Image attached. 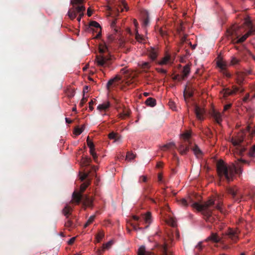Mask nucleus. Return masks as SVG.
I'll return each instance as SVG.
<instances>
[{"label":"nucleus","instance_id":"nucleus-1","mask_svg":"<svg viewBox=\"0 0 255 255\" xmlns=\"http://www.w3.org/2000/svg\"><path fill=\"white\" fill-rule=\"evenodd\" d=\"M193 206L198 211L202 212L206 221L211 223H214L215 220V217L212 215L214 210L216 209L222 213L221 203H216L213 198L209 199L202 204L195 202L193 204Z\"/></svg>","mask_w":255,"mask_h":255},{"label":"nucleus","instance_id":"nucleus-2","mask_svg":"<svg viewBox=\"0 0 255 255\" xmlns=\"http://www.w3.org/2000/svg\"><path fill=\"white\" fill-rule=\"evenodd\" d=\"M217 171L220 177H224L228 183L233 181L235 175L239 176L242 173V169L240 166L235 164L232 165H227L222 160H219L217 163Z\"/></svg>","mask_w":255,"mask_h":255},{"label":"nucleus","instance_id":"nucleus-3","mask_svg":"<svg viewBox=\"0 0 255 255\" xmlns=\"http://www.w3.org/2000/svg\"><path fill=\"white\" fill-rule=\"evenodd\" d=\"M181 137L183 141L181 143L178 148V150L182 155L186 154L191 149L194 155L199 157L202 155V152L200 148L195 144H192L190 140L191 133L189 131H186L181 134Z\"/></svg>","mask_w":255,"mask_h":255},{"label":"nucleus","instance_id":"nucleus-4","mask_svg":"<svg viewBox=\"0 0 255 255\" xmlns=\"http://www.w3.org/2000/svg\"><path fill=\"white\" fill-rule=\"evenodd\" d=\"M100 54L96 56L95 59L97 65L100 67H109L112 63L113 57L110 53L107 44L103 42L99 44Z\"/></svg>","mask_w":255,"mask_h":255},{"label":"nucleus","instance_id":"nucleus-5","mask_svg":"<svg viewBox=\"0 0 255 255\" xmlns=\"http://www.w3.org/2000/svg\"><path fill=\"white\" fill-rule=\"evenodd\" d=\"M132 219L136 223H131V226L132 227L133 229L136 231L138 230L142 229V228L139 227L141 222H145V224H147L145 227V228H147L152 221L151 213L150 211H148L146 214L143 215L142 220L140 219L138 216L135 215L132 216Z\"/></svg>","mask_w":255,"mask_h":255},{"label":"nucleus","instance_id":"nucleus-6","mask_svg":"<svg viewBox=\"0 0 255 255\" xmlns=\"http://www.w3.org/2000/svg\"><path fill=\"white\" fill-rule=\"evenodd\" d=\"M72 211V208L69 205H66L63 209V211H62V213L66 217L65 226L69 231L74 229L76 226V224L74 222L75 216L73 215Z\"/></svg>","mask_w":255,"mask_h":255},{"label":"nucleus","instance_id":"nucleus-7","mask_svg":"<svg viewBox=\"0 0 255 255\" xmlns=\"http://www.w3.org/2000/svg\"><path fill=\"white\" fill-rule=\"evenodd\" d=\"M85 10V7L84 5H78L75 7H72L68 11V14L71 20H74L77 14H79V17L82 18L84 15V12Z\"/></svg>","mask_w":255,"mask_h":255},{"label":"nucleus","instance_id":"nucleus-8","mask_svg":"<svg viewBox=\"0 0 255 255\" xmlns=\"http://www.w3.org/2000/svg\"><path fill=\"white\" fill-rule=\"evenodd\" d=\"M227 193L231 195L233 198L236 201L240 202L243 198L242 193L236 186L229 187L226 189Z\"/></svg>","mask_w":255,"mask_h":255},{"label":"nucleus","instance_id":"nucleus-9","mask_svg":"<svg viewBox=\"0 0 255 255\" xmlns=\"http://www.w3.org/2000/svg\"><path fill=\"white\" fill-rule=\"evenodd\" d=\"M246 23L249 28V30L245 34L237 40V43H238L244 42L250 35L255 34V27L252 26L251 21L247 20L246 21Z\"/></svg>","mask_w":255,"mask_h":255},{"label":"nucleus","instance_id":"nucleus-10","mask_svg":"<svg viewBox=\"0 0 255 255\" xmlns=\"http://www.w3.org/2000/svg\"><path fill=\"white\" fill-rule=\"evenodd\" d=\"M244 91V90L243 89L238 87L236 85H234L232 89H230L229 88L224 89L222 93L223 97H227L229 96L236 94L238 92L243 93Z\"/></svg>","mask_w":255,"mask_h":255},{"label":"nucleus","instance_id":"nucleus-11","mask_svg":"<svg viewBox=\"0 0 255 255\" xmlns=\"http://www.w3.org/2000/svg\"><path fill=\"white\" fill-rule=\"evenodd\" d=\"M94 28L100 29V31L98 32V33L97 34V35L96 37V38H99L101 35V27L99 23H98L97 22H96L95 21H91L90 22V24L89 25V27H88L87 28V30H89V31H91V30L94 31L95 29Z\"/></svg>","mask_w":255,"mask_h":255},{"label":"nucleus","instance_id":"nucleus-12","mask_svg":"<svg viewBox=\"0 0 255 255\" xmlns=\"http://www.w3.org/2000/svg\"><path fill=\"white\" fill-rule=\"evenodd\" d=\"M87 143L88 146L90 147V153H91V154L92 155L94 159L96 161L97 156L95 151V145L92 141H91L89 139V136H87Z\"/></svg>","mask_w":255,"mask_h":255},{"label":"nucleus","instance_id":"nucleus-13","mask_svg":"<svg viewBox=\"0 0 255 255\" xmlns=\"http://www.w3.org/2000/svg\"><path fill=\"white\" fill-rule=\"evenodd\" d=\"M243 140L241 139H234L233 143L235 146H237L240 154H242L246 150V148L242 145Z\"/></svg>","mask_w":255,"mask_h":255},{"label":"nucleus","instance_id":"nucleus-14","mask_svg":"<svg viewBox=\"0 0 255 255\" xmlns=\"http://www.w3.org/2000/svg\"><path fill=\"white\" fill-rule=\"evenodd\" d=\"M116 9L118 12H122L124 9H127V4L125 0H120L115 4Z\"/></svg>","mask_w":255,"mask_h":255},{"label":"nucleus","instance_id":"nucleus-15","mask_svg":"<svg viewBox=\"0 0 255 255\" xmlns=\"http://www.w3.org/2000/svg\"><path fill=\"white\" fill-rule=\"evenodd\" d=\"M227 236L234 242H236L238 240L237 232L232 229H230L227 232Z\"/></svg>","mask_w":255,"mask_h":255},{"label":"nucleus","instance_id":"nucleus-16","mask_svg":"<svg viewBox=\"0 0 255 255\" xmlns=\"http://www.w3.org/2000/svg\"><path fill=\"white\" fill-rule=\"evenodd\" d=\"M204 111L202 108L199 107L198 106L195 107V113L196 118L199 120H203V114Z\"/></svg>","mask_w":255,"mask_h":255},{"label":"nucleus","instance_id":"nucleus-17","mask_svg":"<svg viewBox=\"0 0 255 255\" xmlns=\"http://www.w3.org/2000/svg\"><path fill=\"white\" fill-rule=\"evenodd\" d=\"M72 198L73 201L76 204H79L82 199V195L81 193L74 191L72 195Z\"/></svg>","mask_w":255,"mask_h":255},{"label":"nucleus","instance_id":"nucleus-18","mask_svg":"<svg viewBox=\"0 0 255 255\" xmlns=\"http://www.w3.org/2000/svg\"><path fill=\"white\" fill-rule=\"evenodd\" d=\"M211 115L214 119L215 121L218 124H220L222 121L221 114L215 110H213L211 112Z\"/></svg>","mask_w":255,"mask_h":255},{"label":"nucleus","instance_id":"nucleus-19","mask_svg":"<svg viewBox=\"0 0 255 255\" xmlns=\"http://www.w3.org/2000/svg\"><path fill=\"white\" fill-rule=\"evenodd\" d=\"M154 253L150 252L147 251L146 250V248L144 246H140L137 251V255H154Z\"/></svg>","mask_w":255,"mask_h":255},{"label":"nucleus","instance_id":"nucleus-20","mask_svg":"<svg viewBox=\"0 0 255 255\" xmlns=\"http://www.w3.org/2000/svg\"><path fill=\"white\" fill-rule=\"evenodd\" d=\"M244 74L241 72H237L235 76V80H236V82L240 86H241L244 81Z\"/></svg>","mask_w":255,"mask_h":255},{"label":"nucleus","instance_id":"nucleus-21","mask_svg":"<svg viewBox=\"0 0 255 255\" xmlns=\"http://www.w3.org/2000/svg\"><path fill=\"white\" fill-rule=\"evenodd\" d=\"M190 72V65L187 64L185 66H184L183 70H182V77L181 79H185Z\"/></svg>","mask_w":255,"mask_h":255},{"label":"nucleus","instance_id":"nucleus-22","mask_svg":"<svg viewBox=\"0 0 255 255\" xmlns=\"http://www.w3.org/2000/svg\"><path fill=\"white\" fill-rule=\"evenodd\" d=\"M121 79V78L119 76H117L115 78L111 79L107 83V89H109L110 87L114 84H117L116 82L120 81Z\"/></svg>","mask_w":255,"mask_h":255},{"label":"nucleus","instance_id":"nucleus-23","mask_svg":"<svg viewBox=\"0 0 255 255\" xmlns=\"http://www.w3.org/2000/svg\"><path fill=\"white\" fill-rule=\"evenodd\" d=\"M208 241H211L214 243L220 242L221 239L217 235V234L212 233L211 235L207 238Z\"/></svg>","mask_w":255,"mask_h":255},{"label":"nucleus","instance_id":"nucleus-24","mask_svg":"<svg viewBox=\"0 0 255 255\" xmlns=\"http://www.w3.org/2000/svg\"><path fill=\"white\" fill-rule=\"evenodd\" d=\"M83 204L89 207H92L93 206V200L92 198H90L89 196H86L83 199Z\"/></svg>","mask_w":255,"mask_h":255},{"label":"nucleus","instance_id":"nucleus-25","mask_svg":"<svg viewBox=\"0 0 255 255\" xmlns=\"http://www.w3.org/2000/svg\"><path fill=\"white\" fill-rule=\"evenodd\" d=\"M135 39L139 43H144L146 42V39L142 35L139 34L137 30H136L135 32Z\"/></svg>","mask_w":255,"mask_h":255},{"label":"nucleus","instance_id":"nucleus-26","mask_svg":"<svg viewBox=\"0 0 255 255\" xmlns=\"http://www.w3.org/2000/svg\"><path fill=\"white\" fill-rule=\"evenodd\" d=\"M108 137L111 139H114V141H117L120 139L121 136L117 132L112 131L110 133H109Z\"/></svg>","mask_w":255,"mask_h":255},{"label":"nucleus","instance_id":"nucleus-27","mask_svg":"<svg viewBox=\"0 0 255 255\" xmlns=\"http://www.w3.org/2000/svg\"><path fill=\"white\" fill-rule=\"evenodd\" d=\"M144 103L147 106H150L151 107H154L156 104L155 99L152 98H148Z\"/></svg>","mask_w":255,"mask_h":255},{"label":"nucleus","instance_id":"nucleus-28","mask_svg":"<svg viewBox=\"0 0 255 255\" xmlns=\"http://www.w3.org/2000/svg\"><path fill=\"white\" fill-rule=\"evenodd\" d=\"M167 243H165L161 247L162 255H172L171 253L167 252Z\"/></svg>","mask_w":255,"mask_h":255},{"label":"nucleus","instance_id":"nucleus-29","mask_svg":"<svg viewBox=\"0 0 255 255\" xmlns=\"http://www.w3.org/2000/svg\"><path fill=\"white\" fill-rule=\"evenodd\" d=\"M110 103L108 102L103 104H101L98 106L97 109L100 111L106 110L110 107Z\"/></svg>","mask_w":255,"mask_h":255},{"label":"nucleus","instance_id":"nucleus-30","mask_svg":"<svg viewBox=\"0 0 255 255\" xmlns=\"http://www.w3.org/2000/svg\"><path fill=\"white\" fill-rule=\"evenodd\" d=\"M129 116V111L126 109L125 108L123 110V112L120 114V118L124 119L126 117H128Z\"/></svg>","mask_w":255,"mask_h":255},{"label":"nucleus","instance_id":"nucleus-31","mask_svg":"<svg viewBox=\"0 0 255 255\" xmlns=\"http://www.w3.org/2000/svg\"><path fill=\"white\" fill-rule=\"evenodd\" d=\"M149 55L152 60H154L156 58L157 56L156 51L154 49H152L149 51Z\"/></svg>","mask_w":255,"mask_h":255},{"label":"nucleus","instance_id":"nucleus-32","mask_svg":"<svg viewBox=\"0 0 255 255\" xmlns=\"http://www.w3.org/2000/svg\"><path fill=\"white\" fill-rule=\"evenodd\" d=\"M174 146H175V144L174 143L170 142V143H168L167 144H166L164 145L161 147V150H163V151H165V150H167L169 149L170 148H172Z\"/></svg>","mask_w":255,"mask_h":255},{"label":"nucleus","instance_id":"nucleus-33","mask_svg":"<svg viewBox=\"0 0 255 255\" xmlns=\"http://www.w3.org/2000/svg\"><path fill=\"white\" fill-rule=\"evenodd\" d=\"M83 0H71V3L73 5V7H75L78 5H83Z\"/></svg>","mask_w":255,"mask_h":255},{"label":"nucleus","instance_id":"nucleus-34","mask_svg":"<svg viewBox=\"0 0 255 255\" xmlns=\"http://www.w3.org/2000/svg\"><path fill=\"white\" fill-rule=\"evenodd\" d=\"M85 126L83 125L81 128L77 127L75 128L74 133L76 135L81 134V132L84 130Z\"/></svg>","mask_w":255,"mask_h":255},{"label":"nucleus","instance_id":"nucleus-35","mask_svg":"<svg viewBox=\"0 0 255 255\" xmlns=\"http://www.w3.org/2000/svg\"><path fill=\"white\" fill-rule=\"evenodd\" d=\"M170 57L169 55L163 57L162 60L159 62L160 65H165L170 60Z\"/></svg>","mask_w":255,"mask_h":255},{"label":"nucleus","instance_id":"nucleus-36","mask_svg":"<svg viewBox=\"0 0 255 255\" xmlns=\"http://www.w3.org/2000/svg\"><path fill=\"white\" fill-rule=\"evenodd\" d=\"M95 218V215H92L90 216V218L87 221L86 223L85 224L84 227L85 228L88 227L91 223H92Z\"/></svg>","mask_w":255,"mask_h":255},{"label":"nucleus","instance_id":"nucleus-37","mask_svg":"<svg viewBox=\"0 0 255 255\" xmlns=\"http://www.w3.org/2000/svg\"><path fill=\"white\" fill-rule=\"evenodd\" d=\"M151 189V185L147 184L143 187V194L146 196L149 193Z\"/></svg>","mask_w":255,"mask_h":255},{"label":"nucleus","instance_id":"nucleus-38","mask_svg":"<svg viewBox=\"0 0 255 255\" xmlns=\"http://www.w3.org/2000/svg\"><path fill=\"white\" fill-rule=\"evenodd\" d=\"M90 184V183L89 181H86L84 183H83L81 186H80V191L81 193H83L86 188L88 187V185Z\"/></svg>","mask_w":255,"mask_h":255},{"label":"nucleus","instance_id":"nucleus-39","mask_svg":"<svg viewBox=\"0 0 255 255\" xmlns=\"http://www.w3.org/2000/svg\"><path fill=\"white\" fill-rule=\"evenodd\" d=\"M248 155L251 157H255V145H254L250 150Z\"/></svg>","mask_w":255,"mask_h":255},{"label":"nucleus","instance_id":"nucleus-40","mask_svg":"<svg viewBox=\"0 0 255 255\" xmlns=\"http://www.w3.org/2000/svg\"><path fill=\"white\" fill-rule=\"evenodd\" d=\"M218 66L222 70H225L227 65L223 61H218L217 62Z\"/></svg>","mask_w":255,"mask_h":255},{"label":"nucleus","instance_id":"nucleus-41","mask_svg":"<svg viewBox=\"0 0 255 255\" xmlns=\"http://www.w3.org/2000/svg\"><path fill=\"white\" fill-rule=\"evenodd\" d=\"M184 27L183 26L182 24H180V25L178 26L177 28V31L179 35L183 34L182 32L184 31Z\"/></svg>","mask_w":255,"mask_h":255},{"label":"nucleus","instance_id":"nucleus-42","mask_svg":"<svg viewBox=\"0 0 255 255\" xmlns=\"http://www.w3.org/2000/svg\"><path fill=\"white\" fill-rule=\"evenodd\" d=\"M168 223L172 227H175L176 226V222L173 218H170L168 221Z\"/></svg>","mask_w":255,"mask_h":255},{"label":"nucleus","instance_id":"nucleus-43","mask_svg":"<svg viewBox=\"0 0 255 255\" xmlns=\"http://www.w3.org/2000/svg\"><path fill=\"white\" fill-rule=\"evenodd\" d=\"M104 237V234L103 232L99 233L96 237L97 240L98 242H100Z\"/></svg>","mask_w":255,"mask_h":255},{"label":"nucleus","instance_id":"nucleus-44","mask_svg":"<svg viewBox=\"0 0 255 255\" xmlns=\"http://www.w3.org/2000/svg\"><path fill=\"white\" fill-rule=\"evenodd\" d=\"M75 95V92L74 90L70 89L68 90L67 92V95L69 98H72Z\"/></svg>","mask_w":255,"mask_h":255},{"label":"nucleus","instance_id":"nucleus-45","mask_svg":"<svg viewBox=\"0 0 255 255\" xmlns=\"http://www.w3.org/2000/svg\"><path fill=\"white\" fill-rule=\"evenodd\" d=\"M240 62V60L237 59V58L233 57L231 60V64L232 65H236L239 64Z\"/></svg>","mask_w":255,"mask_h":255},{"label":"nucleus","instance_id":"nucleus-46","mask_svg":"<svg viewBox=\"0 0 255 255\" xmlns=\"http://www.w3.org/2000/svg\"><path fill=\"white\" fill-rule=\"evenodd\" d=\"M116 19L114 20L111 23V27L114 29L115 33L118 32V29L116 27Z\"/></svg>","mask_w":255,"mask_h":255},{"label":"nucleus","instance_id":"nucleus-47","mask_svg":"<svg viewBox=\"0 0 255 255\" xmlns=\"http://www.w3.org/2000/svg\"><path fill=\"white\" fill-rule=\"evenodd\" d=\"M135 157V155L131 152H128L127 154L126 158L129 160H132Z\"/></svg>","mask_w":255,"mask_h":255},{"label":"nucleus","instance_id":"nucleus-48","mask_svg":"<svg viewBox=\"0 0 255 255\" xmlns=\"http://www.w3.org/2000/svg\"><path fill=\"white\" fill-rule=\"evenodd\" d=\"M179 204L184 207H187L188 205L186 199L183 198L179 201Z\"/></svg>","mask_w":255,"mask_h":255},{"label":"nucleus","instance_id":"nucleus-49","mask_svg":"<svg viewBox=\"0 0 255 255\" xmlns=\"http://www.w3.org/2000/svg\"><path fill=\"white\" fill-rule=\"evenodd\" d=\"M180 37V41L182 43H183L184 42L186 41V37L187 36V35L185 34H182L179 35Z\"/></svg>","mask_w":255,"mask_h":255},{"label":"nucleus","instance_id":"nucleus-50","mask_svg":"<svg viewBox=\"0 0 255 255\" xmlns=\"http://www.w3.org/2000/svg\"><path fill=\"white\" fill-rule=\"evenodd\" d=\"M186 88H187V86H186L185 89L184 91V97H185V96L186 95H187L188 97H191L193 96L192 93L191 92H189V91H187L186 90Z\"/></svg>","mask_w":255,"mask_h":255},{"label":"nucleus","instance_id":"nucleus-51","mask_svg":"<svg viewBox=\"0 0 255 255\" xmlns=\"http://www.w3.org/2000/svg\"><path fill=\"white\" fill-rule=\"evenodd\" d=\"M149 24V18L148 16L147 15L146 17L144 19V20H143V23H142V24H143L144 26H147Z\"/></svg>","mask_w":255,"mask_h":255},{"label":"nucleus","instance_id":"nucleus-52","mask_svg":"<svg viewBox=\"0 0 255 255\" xmlns=\"http://www.w3.org/2000/svg\"><path fill=\"white\" fill-rule=\"evenodd\" d=\"M112 244V242L111 241H109L106 244H104V245H103L104 249H108V248H109L111 247Z\"/></svg>","mask_w":255,"mask_h":255},{"label":"nucleus","instance_id":"nucleus-53","mask_svg":"<svg viewBox=\"0 0 255 255\" xmlns=\"http://www.w3.org/2000/svg\"><path fill=\"white\" fill-rule=\"evenodd\" d=\"M182 77V75H176L173 78L174 80H178L180 81L181 80H184L185 79H181Z\"/></svg>","mask_w":255,"mask_h":255},{"label":"nucleus","instance_id":"nucleus-54","mask_svg":"<svg viewBox=\"0 0 255 255\" xmlns=\"http://www.w3.org/2000/svg\"><path fill=\"white\" fill-rule=\"evenodd\" d=\"M142 68L143 69H149L150 68V63L149 62H144L142 64Z\"/></svg>","mask_w":255,"mask_h":255},{"label":"nucleus","instance_id":"nucleus-55","mask_svg":"<svg viewBox=\"0 0 255 255\" xmlns=\"http://www.w3.org/2000/svg\"><path fill=\"white\" fill-rule=\"evenodd\" d=\"M87 102V99L84 98L83 96V98L81 100L79 105L81 107H82L85 104V103Z\"/></svg>","mask_w":255,"mask_h":255},{"label":"nucleus","instance_id":"nucleus-56","mask_svg":"<svg viewBox=\"0 0 255 255\" xmlns=\"http://www.w3.org/2000/svg\"><path fill=\"white\" fill-rule=\"evenodd\" d=\"M146 182L147 181V177L146 176H141L139 179V182L140 181Z\"/></svg>","mask_w":255,"mask_h":255},{"label":"nucleus","instance_id":"nucleus-57","mask_svg":"<svg viewBox=\"0 0 255 255\" xmlns=\"http://www.w3.org/2000/svg\"><path fill=\"white\" fill-rule=\"evenodd\" d=\"M115 39V37L113 34L109 35L108 37V41L110 42H112Z\"/></svg>","mask_w":255,"mask_h":255},{"label":"nucleus","instance_id":"nucleus-58","mask_svg":"<svg viewBox=\"0 0 255 255\" xmlns=\"http://www.w3.org/2000/svg\"><path fill=\"white\" fill-rule=\"evenodd\" d=\"M94 104V102L93 100H92L91 102L89 103V108H90V110L91 111H92L94 109V107L93 106Z\"/></svg>","mask_w":255,"mask_h":255},{"label":"nucleus","instance_id":"nucleus-59","mask_svg":"<svg viewBox=\"0 0 255 255\" xmlns=\"http://www.w3.org/2000/svg\"><path fill=\"white\" fill-rule=\"evenodd\" d=\"M157 71L158 73H162L163 74H165L166 73V71L162 68H157Z\"/></svg>","mask_w":255,"mask_h":255},{"label":"nucleus","instance_id":"nucleus-60","mask_svg":"<svg viewBox=\"0 0 255 255\" xmlns=\"http://www.w3.org/2000/svg\"><path fill=\"white\" fill-rule=\"evenodd\" d=\"M232 106L231 104H229L228 105H225L224 107V111H226L229 109Z\"/></svg>","mask_w":255,"mask_h":255},{"label":"nucleus","instance_id":"nucleus-61","mask_svg":"<svg viewBox=\"0 0 255 255\" xmlns=\"http://www.w3.org/2000/svg\"><path fill=\"white\" fill-rule=\"evenodd\" d=\"M228 31L231 35H234L236 32V28L235 27H233L231 30H229Z\"/></svg>","mask_w":255,"mask_h":255},{"label":"nucleus","instance_id":"nucleus-62","mask_svg":"<svg viewBox=\"0 0 255 255\" xmlns=\"http://www.w3.org/2000/svg\"><path fill=\"white\" fill-rule=\"evenodd\" d=\"M159 33H160V34L162 36H164L165 35H166V31H164L163 30H162V29H160L159 30Z\"/></svg>","mask_w":255,"mask_h":255},{"label":"nucleus","instance_id":"nucleus-63","mask_svg":"<svg viewBox=\"0 0 255 255\" xmlns=\"http://www.w3.org/2000/svg\"><path fill=\"white\" fill-rule=\"evenodd\" d=\"M88 175L87 174H83L82 176H81L80 178L81 181H84L87 177Z\"/></svg>","mask_w":255,"mask_h":255},{"label":"nucleus","instance_id":"nucleus-64","mask_svg":"<svg viewBox=\"0 0 255 255\" xmlns=\"http://www.w3.org/2000/svg\"><path fill=\"white\" fill-rule=\"evenodd\" d=\"M75 239L76 238L75 237L70 239V241H69V242H68L69 244V245L73 244V243L74 242V241H75Z\"/></svg>","mask_w":255,"mask_h":255}]
</instances>
